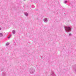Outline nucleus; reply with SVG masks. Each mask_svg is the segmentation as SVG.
Segmentation results:
<instances>
[{
    "instance_id": "1",
    "label": "nucleus",
    "mask_w": 76,
    "mask_h": 76,
    "mask_svg": "<svg viewBox=\"0 0 76 76\" xmlns=\"http://www.w3.org/2000/svg\"><path fill=\"white\" fill-rule=\"evenodd\" d=\"M65 31L66 32H69L72 31V27L70 26H64V27Z\"/></svg>"
},
{
    "instance_id": "2",
    "label": "nucleus",
    "mask_w": 76,
    "mask_h": 76,
    "mask_svg": "<svg viewBox=\"0 0 76 76\" xmlns=\"http://www.w3.org/2000/svg\"><path fill=\"white\" fill-rule=\"evenodd\" d=\"M29 72L31 73H33L35 72V69L33 68H31L29 70Z\"/></svg>"
},
{
    "instance_id": "3",
    "label": "nucleus",
    "mask_w": 76,
    "mask_h": 76,
    "mask_svg": "<svg viewBox=\"0 0 76 76\" xmlns=\"http://www.w3.org/2000/svg\"><path fill=\"white\" fill-rule=\"evenodd\" d=\"M50 76H56V75L54 74V72L53 71L51 72Z\"/></svg>"
},
{
    "instance_id": "4",
    "label": "nucleus",
    "mask_w": 76,
    "mask_h": 76,
    "mask_svg": "<svg viewBox=\"0 0 76 76\" xmlns=\"http://www.w3.org/2000/svg\"><path fill=\"white\" fill-rule=\"evenodd\" d=\"M43 20L45 22L47 23V22L48 21V20H47V18H45Z\"/></svg>"
},
{
    "instance_id": "5",
    "label": "nucleus",
    "mask_w": 76,
    "mask_h": 76,
    "mask_svg": "<svg viewBox=\"0 0 76 76\" xmlns=\"http://www.w3.org/2000/svg\"><path fill=\"white\" fill-rule=\"evenodd\" d=\"M0 37H3V33H0Z\"/></svg>"
},
{
    "instance_id": "6",
    "label": "nucleus",
    "mask_w": 76,
    "mask_h": 76,
    "mask_svg": "<svg viewBox=\"0 0 76 76\" xmlns=\"http://www.w3.org/2000/svg\"><path fill=\"white\" fill-rule=\"evenodd\" d=\"M24 13L25 15L26 16H28V13L27 12H26V13Z\"/></svg>"
},
{
    "instance_id": "7",
    "label": "nucleus",
    "mask_w": 76,
    "mask_h": 76,
    "mask_svg": "<svg viewBox=\"0 0 76 76\" xmlns=\"http://www.w3.org/2000/svg\"><path fill=\"white\" fill-rule=\"evenodd\" d=\"M2 76H6V73L5 72H3Z\"/></svg>"
},
{
    "instance_id": "8",
    "label": "nucleus",
    "mask_w": 76,
    "mask_h": 76,
    "mask_svg": "<svg viewBox=\"0 0 76 76\" xmlns=\"http://www.w3.org/2000/svg\"><path fill=\"white\" fill-rule=\"evenodd\" d=\"M12 32L13 34H15V33L16 32H15V30H13L12 31Z\"/></svg>"
},
{
    "instance_id": "9",
    "label": "nucleus",
    "mask_w": 76,
    "mask_h": 76,
    "mask_svg": "<svg viewBox=\"0 0 76 76\" xmlns=\"http://www.w3.org/2000/svg\"><path fill=\"white\" fill-rule=\"evenodd\" d=\"M9 45V42H7L6 43V46H7V45Z\"/></svg>"
},
{
    "instance_id": "10",
    "label": "nucleus",
    "mask_w": 76,
    "mask_h": 76,
    "mask_svg": "<svg viewBox=\"0 0 76 76\" xmlns=\"http://www.w3.org/2000/svg\"><path fill=\"white\" fill-rule=\"evenodd\" d=\"M11 36H12V34H10L9 36L8 37V39H9L10 38V37H11Z\"/></svg>"
},
{
    "instance_id": "11",
    "label": "nucleus",
    "mask_w": 76,
    "mask_h": 76,
    "mask_svg": "<svg viewBox=\"0 0 76 76\" xmlns=\"http://www.w3.org/2000/svg\"><path fill=\"white\" fill-rule=\"evenodd\" d=\"M67 1H65L64 2V3H67Z\"/></svg>"
},
{
    "instance_id": "12",
    "label": "nucleus",
    "mask_w": 76,
    "mask_h": 76,
    "mask_svg": "<svg viewBox=\"0 0 76 76\" xmlns=\"http://www.w3.org/2000/svg\"><path fill=\"white\" fill-rule=\"evenodd\" d=\"M69 36H72V34H69Z\"/></svg>"
},
{
    "instance_id": "13",
    "label": "nucleus",
    "mask_w": 76,
    "mask_h": 76,
    "mask_svg": "<svg viewBox=\"0 0 76 76\" xmlns=\"http://www.w3.org/2000/svg\"><path fill=\"white\" fill-rule=\"evenodd\" d=\"M1 30V28L0 27V31Z\"/></svg>"
},
{
    "instance_id": "14",
    "label": "nucleus",
    "mask_w": 76,
    "mask_h": 76,
    "mask_svg": "<svg viewBox=\"0 0 76 76\" xmlns=\"http://www.w3.org/2000/svg\"><path fill=\"white\" fill-rule=\"evenodd\" d=\"M37 65L36 66V67H37Z\"/></svg>"
},
{
    "instance_id": "15",
    "label": "nucleus",
    "mask_w": 76,
    "mask_h": 76,
    "mask_svg": "<svg viewBox=\"0 0 76 76\" xmlns=\"http://www.w3.org/2000/svg\"><path fill=\"white\" fill-rule=\"evenodd\" d=\"M24 1H25V0H23Z\"/></svg>"
}]
</instances>
